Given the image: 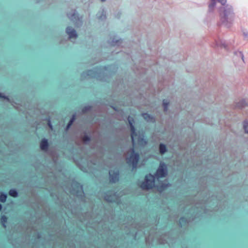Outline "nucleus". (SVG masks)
<instances>
[{
	"instance_id": "5701e85b",
	"label": "nucleus",
	"mask_w": 248,
	"mask_h": 248,
	"mask_svg": "<svg viewBox=\"0 0 248 248\" xmlns=\"http://www.w3.org/2000/svg\"><path fill=\"white\" fill-rule=\"evenodd\" d=\"M48 125L49 127L51 129H52V125L51 124V123H50V120H48Z\"/></svg>"
},
{
	"instance_id": "b1692460",
	"label": "nucleus",
	"mask_w": 248,
	"mask_h": 248,
	"mask_svg": "<svg viewBox=\"0 0 248 248\" xmlns=\"http://www.w3.org/2000/svg\"><path fill=\"white\" fill-rule=\"evenodd\" d=\"M92 74V71L91 70H89L87 72V75L88 76H91Z\"/></svg>"
},
{
	"instance_id": "4468645a",
	"label": "nucleus",
	"mask_w": 248,
	"mask_h": 248,
	"mask_svg": "<svg viewBox=\"0 0 248 248\" xmlns=\"http://www.w3.org/2000/svg\"><path fill=\"white\" fill-rule=\"evenodd\" d=\"M75 115H73L72 118L70 119L69 122H68L67 125V129H68L72 124L74 122V120H75Z\"/></svg>"
},
{
	"instance_id": "c756f323",
	"label": "nucleus",
	"mask_w": 248,
	"mask_h": 248,
	"mask_svg": "<svg viewBox=\"0 0 248 248\" xmlns=\"http://www.w3.org/2000/svg\"><path fill=\"white\" fill-rule=\"evenodd\" d=\"M102 1H105L106 0H101Z\"/></svg>"
},
{
	"instance_id": "cd10ccee",
	"label": "nucleus",
	"mask_w": 248,
	"mask_h": 248,
	"mask_svg": "<svg viewBox=\"0 0 248 248\" xmlns=\"http://www.w3.org/2000/svg\"><path fill=\"white\" fill-rule=\"evenodd\" d=\"M1 209H2V205L1 204H0V211H1Z\"/></svg>"
},
{
	"instance_id": "f8f14e48",
	"label": "nucleus",
	"mask_w": 248,
	"mask_h": 248,
	"mask_svg": "<svg viewBox=\"0 0 248 248\" xmlns=\"http://www.w3.org/2000/svg\"><path fill=\"white\" fill-rule=\"evenodd\" d=\"M68 16L72 20H77V18H78V15L76 12H74L72 15L68 14Z\"/></svg>"
},
{
	"instance_id": "f03ea898",
	"label": "nucleus",
	"mask_w": 248,
	"mask_h": 248,
	"mask_svg": "<svg viewBox=\"0 0 248 248\" xmlns=\"http://www.w3.org/2000/svg\"><path fill=\"white\" fill-rule=\"evenodd\" d=\"M155 176L151 174L146 175L144 181L142 182L140 186L143 189H150L155 186Z\"/></svg>"
},
{
	"instance_id": "2eb2a0df",
	"label": "nucleus",
	"mask_w": 248,
	"mask_h": 248,
	"mask_svg": "<svg viewBox=\"0 0 248 248\" xmlns=\"http://www.w3.org/2000/svg\"><path fill=\"white\" fill-rule=\"evenodd\" d=\"M169 104V102L167 100L164 99L163 101V105L164 107V111H166L168 110V107Z\"/></svg>"
},
{
	"instance_id": "39448f33",
	"label": "nucleus",
	"mask_w": 248,
	"mask_h": 248,
	"mask_svg": "<svg viewBox=\"0 0 248 248\" xmlns=\"http://www.w3.org/2000/svg\"><path fill=\"white\" fill-rule=\"evenodd\" d=\"M167 174L166 166L164 163H160L159 168L156 170L155 176L158 178H162Z\"/></svg>"
},
{
	"instance_id": "bb28decb",
	"label": "nucleus",
	"mask_w": 248,
	"mask_h": 248,
	"mask_svg": "<svg viewBox=\"0 0 248 248\" xmlns=\"http://www.w3.org/2000/svg\"><path fill=\"white\" fill-rule=\"evenodd\" d=\"M103 16L104 18H106V16H105V15H102V16H101L99 17V18H100V19H103Z\"/></svg>"
},
{
	"instance_id": "423d86ee",
	"label": "nucleus",
	"mask_w": 248,
	"mask_h": 248,
	"mask_svg": "<svg viewBox=\"0 0 248 248\" xmlns=\"http://www.w3.org/2000/svg\"><path fill=\"white\" fill-rule=\"evenodd\" d=\"M109 177H110V181L112 183H115L119 180V171L117 170L116 171L114 170H110L109 172Z\"/></svg>"
},
{
	"instance_id": "20e7f679",
	"label": "nucleus",
	"mask_w": 248,
	"mask_h": 248,
	"mask_svg": "<svg viewBox=\"0 0 248 248\" xmlns=\"http://www.w3.org/2000/svg\"><path fill=\"white\" fill-rule=\"evenodd\" d=\"M128 123H129V124L130 125V130H131V140H132L133 145V146H134L136 144V137L137 136V134L136 132V129L133 124L134 121L132 117L129 116L128 117Z\"/></svg>"
},
{
	"instance_id": "412c9836",
	"label": "nucleus",
	"mask_w": 248,
	"mask_h": 248,
	"mask_svg": "<svg viewBox=\"0 0 248 248\" xmlns=\"http://www.w3.org/2000/svg\"><path fill=\"white\" fill-rule=\"evenodd\" d=\"M186 219L185 217H182L179 219V222L180 223H186Z\"/></svg>"
},
{
	"instance_id": "aec40b11",
	"label": "nucleus",
	"mask_w": 248,
	"mask_h": 248,
	"mask_svg": "<svg viewBox=\"0 0 248 248\" xmlns=\"http://www.w3.org/2000/svg\"><path fill=\"white\" fill-rule=\"evenodd\" d=\"M83 141L84 142H87V141H89L90 140V138L89 136H84L83 137Z\"/></svg>"
},
{
	"instance_id": "393cba45",
	"label": "nucleus",
	"mask_w": 248,
	"mask_h": 248,
	"mask_svg": "<svg viewBox=\"0 0 248 248\" xmlns=\"http://www.w3.org/2000/svg\"><path fill=\"white\" fill-rule=\"evenodd\" d=\"M0 97L4 99H8L7 97L5 96L4 95H2L1 93H0Z\"/></svg>"
},
{
	"instance_id": "4be33fe9",
	"label": "nucleus",
	"mask_w": 248,
	"mask_h": 248,
	"mask_svg": "<svg viewBox=\"0 0 248 248\" xmlns=\"http://www.w3.org/2000/svg\"><path fill=\"white\" fill-rule=\"evenodd\" d=\"M91 107H85L82 109V111L84 112H87L88 110L90 109Z\"/></svg>"
},
{
	"instance_id": "dca6fc26",
	"label": "nucleus",
	"mask_w": 248,
	"mask_h": 248,
	"mask_svg": "<svg viewBox=\"0 0 248 248\" xmlns=\"http://www.w3.org/2000/svg\"><path fill=\"white\" fill-rule=\"evenodd\" d=\"M211 1V3L209 5V9L210 11H212L216 5V1Z\"/></svg>"
},
{
	"instance_id": "f257e3e1",
	"label": "nucleus",
	"mask_w": 248,
	"mask_h": 248,
	"mask_svg": "<svg viewBox=\"0 0 248 248\" xmlns=\"http://www.w3.org/2000/svg\"><path fill=\"white\" fill-rule=\"evenodd\" d=\"M220 16L222 23L227 26V23L229 22L228 20H229V22L232 21L233 17V13L232 7L227 6L223 12L220 14Z\"/></svg>"
},
{
	"instance_id": "c85d7f7f",
	"label": "nucleus",
	"mask_w": 248,
	"mask_h": 248,
	"mask_svg": "<svg viewBox=\"0 0 248 248\" xmlns=\"http://www.w3.org/2000/svg\"><path fill=\"white\" fill-rule=\"evenodd\" d=\"M143 140V139H142V138H141V139H138V141H140V140Z\"/></svg>"
},
{
	"instance_id": "1a4fd4ad",
	"label": "nucleus",
	"mask_w": 248,
	"mask_h": 248,
	"mask_svg": "<svg viewBox=\"0 0 248 248\" xmlns=\"http://www.w3.org/2000/svg\"><path fill=\"white\" fill-rule=\"evenodd\" d=\"M142 116L147 122H155V118L147 113H142Z\"/></svg>"
},
{
	"instance_id": "9b49d317",
	"label": "nucleus",
	"mask_w": 248,
	"mask_h": 248,
	"mask_svg": "<svg viewBox=\"0 0 248 248\" xmlns=\"http://www.w3.org/2000/svg\"><path fill=\"white\" fill-rule=\"evenodd\" d=\"M159 151L161 154H164L167 151L166 145L163 144H160L159 145Z\"/></svg>"
},
{
	"instance_id": "7ed1b4c3",
	"label": "nucleus",
	"mask_w": 248,
	"mask_h": 248,
	"mask_svg": "<svg viewBox=\"0 0 248 248\" xmlns=\"http://www.w3.org/2000/svg\"><path fill=\"white\" fill-rule=\"evenodd\" d=\"M131 154L127 158V163L129 166H132L133 169H136L139 160V155L135 152L134 147L131 149Z\"/></svg>"
},
{
	"instance_id": "f3484780",
	"label": "nucleus",
	"mask_w": 248,
	"mask_h": 248,
	"mask_svg": "<svg viewBox=\"0 0 248 248\" xmlns=\"http://www.w3.org/2000/svg\"><path fill=\"white\" fill-rule=\"evenodd\" d=\"M7 217L4 216V215H3L1 216V221L2 223V225L3 226L5 227H6V225H5V223L7 222Z\"/></svg>"
},
{
	"instance_id": "a878e982",
	"label": "nucleus",
	"mask_w": 248,
	"mask_h": 248,
	"mask_svg": "<svg viewBox=\"0 0 248 248\" xmlns=\"http://www.w3.org/2000/svg\"><path fill=\"white\" fill-rule=\"evenodd\" d=\"M105 200L107 201L110 202V200L109 199V198H107V196H105Z\"/></svg>"
},
{
	"instance_id": "ddd939ff",
	"label": "nucleus",
	"mask_w": 248,
	"mask_h": 248,
	"mask_svg": "<svg viewBox=\"0 0 248 248\" xmlns=\"http://www.w3.org/2000/svg\"><path fill=\"white\" fill-rule=\"evenodd\" d=\"M7 195L4 193H1L0 194V201L2 202H5L6 201Z\"/></svg>"
},
{
	"instance_id": "a211bd4d",
	"label": "nucleus",
	"mask_w": 248,
	"mask_h": 248,
	"mask_svg": "<svg viewBox=\"0 0 248 248\" xmlns=\"http://www.w3.org/2000/svg\"><path fill=\"white\" fill-rule=\"evenodd\" d=\"M243 128L246 133L248 134V122L244 121L243 123Z\"/></svg>"
},
{
	"instance_id": "0eeeda50",
	"label": "nucleus",
	"mask_w": 248,
	"mask_h": 248,
	"mask_svg": "<svg viewBox=\"0 0 248 248\" xmlns=\"http://www.w3.org/2000/svg\"><path fill=\"white\" fill-rule=\"evenodd\" d=\"M66 32L69 35L70 38H76L77 37V34L76 31L71 27H67L66 28Z\"/></svg>"
},
{
	"instance_id": "9d476101",
	"label": "nucleus",
	"mask_w": 248,
	"mask_h": 248,
	"mask_svg": "<svg viewBox=\"0 0 248 248\" xmlns=\"http://www.w3.org/2000/svg\"><path fill=\"white\" fill-rule=\"evenodd\" d=\"M9 194L13 197H16L18 195V193L16 189H11L9 191Z\"/></svg>"
},
{
	"instance_id": "6e6552de",
	"label": "nucleus",
	"mask_w": 248,
	"mask_h": 248,
	"mask_svg": "<svg viewBox=\"0 0 248 248\" xmlns=\"http://www.w3.org/2000/svg\"><path fill=\"white\" fill-rule=\"evenodd\" d=\"M48 143L47 140L44 139H43L40 142V148L43 150H46L48 148Z\"/></svg>"
},
{
	"instance_id": "7c9ffc66",
	"label": "nucleus",
	"mask_w": 248,
	"mask_h": 248,
	"mask_svg": "<svg viewBox=\"0 0 248 248\" xmlns=\"http://www.w3.org/2000/svg\"><path fill=\"white\" fill-rule=\"evenodd\" d=\"M242 60L244 61V59H243V56H242Z\"/></svg>"
},
{
	"instance_id": "6ab92c4d",
	"label": "nucleus",
	"mask_w": 248,
	"mask_h": 248,
	"mask_svg": "<svg viewBox=\"0 0 248 248\" xmlns=\"http://www.w3.org/2000/svg\"><path fill=\"white\" fill-rule=\"evenodd\" d=\"M246 101L244 100H242L241 102H240L238 104V108H242L244 107L246 105Z\"/></svg>"
}]
</instances>
